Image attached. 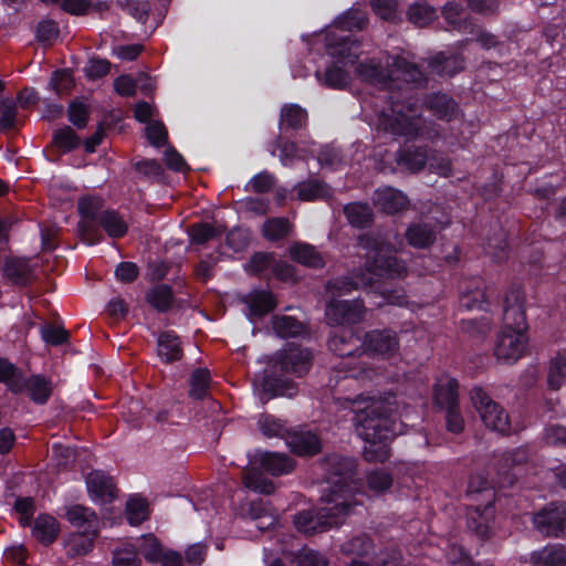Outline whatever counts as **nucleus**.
Here are the masks:
<instances>
[{
  "label": "nucleus",
  "instance_id": "obj_3",
  "mask_svg": "<svg viewBox=\"0 0 566 566\" xmlns=\"http://www.w3.org/2000/svg\"><path fill=\"white\" fill-rule=\"evenodd\" d=\"M358 436L364 440V458L384 462L389 455V401L385 396H358L350 401Z\"/></svg>",
  "mask_w": 566,
  "mask_h": 566
},
{
  "label": "nucleus",
  "instance_id": "obj_58",
  "mask_svg": "<svg viewBox=\"0 0 566 566\" xmlns=\"http://www.w3.org/2000/svg\"><path fill=\"white\" fill-rule=\"evenodd\" d=\"M444 411L447 430L454 434L461 433L464 429V419L460 406L444 409Z\"/></svg>",
  "mask_w": 566,
  "mask_h": 566
},
{
  "label": "nucleus",
  "instance_id": "obj_10",
  "mask_svg": "<svg viewBox=\"0 0 566 566\" xmlns=\"http://www.w3.org/2000/svg\"><path fill=\"white\" fill-rule=\"evenodd\" d=\"M533 527L545 537H560L566 530V502L552 501L534 512Z\"/></svg>",
  "mask_w": 566,
  "mask_h": 566
},
{
  "label": "nucleus",
  "instance_id": "obj_19",
  "mask_svg": "<svg viewBox=\"0 0 566 566\" xmlns=\"http://www.w3.org/2000/svg\"><path fill=\"white\" fill-rule=\"evenodd\" d=\"M356 74L361 81L380 90H385L388 86L389 73L387 61L382 63L377 59H368L357 65Z\"/></svg>",
  "mask_w": 566,
  "mask_h": 566
},
{
  "label": "nucleus",
  "instance_id": "obj_31",
  "mask_svg": "<svg viewBox=\"0 0 566 566\" xmlns=\"http://www.w3.org/2000/svg\"><path fill=\"white\" fill-rule=\"evenodd\" d=\"M290 256L306 266L322 268L324 266V259L322 254L315 250L314 247L306 243H294L290 248Z\"/></svg>",
  "mask_w": 566,
  "mask_h": 566
},
{
  "label": "nucleus",
  "instance_id": "obj_37",
  "mask_svg": "<svg viewBox=\"0 0 566 566\" xmlns=\"http://www.w3.org/2000/svg\"><path fill=\"white\" fill-rule=\"evenodd\" d=\"M479 495L484 502L494 501L495 492L488 478L482 474H472L468 482L467 496L475 500Z\"/></svg>",
  "mask_w": 566,
  "mask_h": 566
},
{
  "label": "nucleus",
  "instance_id": "obj_22",
  "mask_svg": "<svg viewBox=\"0 0 566 566\" xmlns=\"http://www.w3.org/2000/svg\"><path fill=\"white\" fill-rule=\"evenodd\" d=\"M286 443L298 455H313L321 451V440L310 431L290 432Z\"/></svg>",
  "mask_w": 566,
  "mask_h": 566
},
{
  "label": "nucleus",
  "instance_id": "obj_34",
  "mask_svg": "<svg viewBox=\"0 0 566 566\" xmlns=\"http://www.w3.org/2000/svg\"><path fill=\"white\" fill-rule=\"evenodd\" d=\"M566 379V354L557 352V354L551 358L548 373H547V386L551 390H558L563 386Z\"/></svg>",
  "mask_w": 566,
  "mask_h": 566
},
{
  "label": "nucleus",
  "instance_id": "obj_61",
  "mask_svg": "<svg viewBox=\"0 0 566 566\" xmlns=\"http://www.w3.org/2000/svg\"><path fill=\"white\" fill-rule=\"evenodd\" d=\"M111 63L105 59H91L85 67V74L88 78L96 80L108 74Z\"/></svg>",
  "mask_w": 566,
  "mask_h": 566
},
{
  "label": "nucleus",
  "instance_id": "obj_53",
  "mask_svg": "<svg viewBox=\"0 0 566 566\" xmlns=\"http://www.w3.org/2000/svg\"><path fill=\"white\" fill-rule=\"evenodd\" d=\"M503 191V175L494 171L488 182L482 187V196L485 200L497 199Z\"/></svg>",
  "mask_w": 566,
  "mask_h": 566
},
{
  "label": "nucleus",
  "instance_id": "obj_15",
  "mask_svg": "<svg viewBox=\"0 0 566 566\" xmlns=\"http://www.w3.org/2000/svg\"><path fill=\"white\" fill-rule=\"evenodd\" d=\"M427 66L432 75L453 77L465 67V59L459 52L440 51L427 59Z\"/></svg>",
  "mask_w": 566,
  "mask_h": 566
},
{
  "label": "nucleus",
  "instance_id": "obj_51",
  "mask_svg": "<svg viewBox=\"0 0 566 566\" xmlns=\"http://www.w3.org/2000/svg\"><path fill=\"white\" fill-rule=\"evenodd\" d=\"M113 563L114 566H130L139 564L140 560L138 558L137 545L128 543L123 544L114 552Z\"/></svg>",
  "mask_w": 566,
  "mask_h": 566
},
{
  "label": "nucleus",
  "instance_id": "obj_40",
  "mask_svg": "<svg viewBox=\"0 0 566 566\" xmlns=\"http://www.w3.org/2000/svg\"><path fill=\"white\" fill-rule=\"evenodd\" d=\"M344 211L349 223L357 228H365L373 220V213L367 205L349 203Z\"/></svg>",
  "mask_w": 566,
  "mask_h": 566
},
{
  "label": "nucleus",
  "instance_id": "obj_30",
  "mask_svg": "<svg viewBox=\"0 0 566 566\" xmlns=\"http://www.w3.org/2000/svg\"><path fill=\"white\" fill-rule=\"evenodd\" d=\"M21 387L25 388L30 398L36 403L46 402L53 390L51 380L41 375L31 376Z\"/></svg>",
  "mask_w": 566,
  "mask_h": 566
},
{
  "label": "nucleus",
  "instance_id": "obj_59",
  "mask_svg": "<svg viewBox=\"0 0 566 566\" xmlns=\"http://www.w3.org/2000/svg\"><path fill=\"white\" fill-rule=\"evenodd\" d=\"M0 381L7 382L15 391L22 390L15 367L2 358H0Z\"/></svg>",
  "mask_w": 566,
  "mask_h": 566
},
{
  "label": "nucleus",
  "instance_id": "obj_11",
  "mask_svg": "<svg viewBox=\"0 0 566 566\" xmlns=\"http://www.w3.org/2000/svg\"><path fill=\"white\" fill-rule=\"evenodd\" d=\"M459 305L461 308L472 311H492V301L485 282L480 276L463 280L459 285Z\"/></svg>",
  "mask_w": 566,
  "mask_h": 566
},
{
  "label": "nucleus",
  "instance_id": "obj_21",
  "mask_svg": "<svg viewBox=\"0 0 566 566\" xmlns=\"http://www.w3.org/2000/svg\"><path fill=\"white\" fill-rule=\"evenodd\" d=\"M405 238L410 247L424 250L434 244L437 231L431 223L412 222L408 226Z\"/></svg>",
  "mask_w": 566,
  "mask_h": 566
},
{
  "label": "nucleus",
  "instance_id": "obj_29",
  "mask_svg": "<svg viewBox=\"0 0 566 566\" xmlns=\"http://www.w3.org/2000/svg\"><path fill=\"white\" fill-rule=\"evenodd\" d=\"M67 521L78 530L88 531L90 528H96L98 531V522L96 514L82 505H72L66 510Z\"/></svg>",
  "mask_w": 566,
  "mask_h": 566
},
{
  "label": "nucleus",
  "instance_id": "obj_36",
  "mask_svg": "<svg viewBox=\"0 0 566 566\" xmlns=\"http://www.w3.org/2000/svg\"><path fill=\"white\" fill-rule=\"evenodd\" d=\"M98 222L111 238H119L126 234L127 223L115 211L106 210L98 216Z\"/></svg>",
  "mask_w": 566,
  "mask_h": 566
},
{
  "label": "nucleus",
  "instance_id": "obj_54",
  "mask_svg": "<svg viewBox=\"0 0 566 566\" xmlns=\"http://www.w3.org/2000/svg\"><path fill=\"white\" fill-rule=\"evenodd\" d=\"M53 142L57 147L71 150L77 147L80 139L71 127H64L54 134Z\"/></svg>",
  "mask_w": 566,
  "mask_h": 566
},
{
  "label": "nucleus",
  "instance_id": "obj_16",
  "mask_svg": "<svg viewBox=\"0 0 566 566\" xmlns=\"http://www.w3.org/2000/svg\"><path fill=\"white\" fill-rule=\"evenodd\" d=\"M137 548L148 564L163 563L170 566H180L182 564V555L180 553L172 549L164 551L154 536H144Z\"/></svg>",
  "mask_w": 566,
  "mask_h": 566
},
{
  "label": "nucleus",
  "instance_id": "obj_55",
  "mask_svg": "<svg viewBox=\"0 0 566 566\" xmlns=\"http://www.w3.org/2000/svg\"><path fill=\"white\" fill-rule=\"evenodd\" d=\"M325 84L333 88H342L349 82V75L342 67L334 65L325 72Z\"/></svg>",
  "mask_w": 566,
  "mask_h": 566
},
{
  "label": "nucleus",
  "instance_id": "obj_9",
  "mask_svg": "<svg viewBox=\"0 0 566 566\" xmlns=\"http://www.w3.org/2000/svg\"><path fill=\"white\" fill-rule=\"evenodd\" d=\"M359 241L364 248L369 249L368 258L373 261L368 263L367 274H364L354 284L355 287L373 286L381 279H386L389 273L388 248L384 242L379 244L371 235L361 237Z\"/></svg>",
  "mask_w": 566,
  "mask_h": 566
},
{
  "label": "nucleus",
  "instance_id": "obj_49",
  "mask_svg": "<svg viewBox=\"0 0 566 566\" xmlns=\"http://www.w3.org/2000/svg\"><path fill=\"white\" fill-rule=\"evenodd\" d=\"M147 301L157 310L166 311L172 302V292L167 285H159L147 293Z\"/></svg>",
  "mask_w": 566,
  "mask_h": 566
},
{
  "label": "nucleus",
  "instance_id": "obj_64",
  "mask_svg": "<svg viewBox=\"0 0 566 566\" xmlns=\"http://www.w3.org/2000/svg\"><path fill=\"white\" fill-rule=\"evenodd\" d=\"M148 140L156 147L163 146L167 139V130L159 122H151L146 127Z\"/></svg>",
  "mask_w": 566,
  "mask_h": 566
},
{
  "label": "nucleus",
  "instance_id": "obj_39",
  "mask_svg": "<svg viewBox=\"0 0 566 566\" xmlns=\"http://www.w3.org/2000/svg\"><path fill=\"white\" fill-rule=\"evenodd\" d=\"M462 332L472 338L483 339L492 329V318L481 316L479 318L462 319L460 323Z\"/></svg>",
  "mask_w": 566,
  "mask_h": 566
},
{
  "label": "nucleus",
  "instance_id": "obj_32",
  "mask_svg": "<svg viewBox=\"0 0 566 566\" xmlns=\"http://www.w3.org/2000/svg\"><path fill=\"white\" fill-rule=\"evenodd\" d=\"M157 350L159 357L167 363L178 360L182 356L179 339L172 332H165L159 336Z\"/></svg>",
  "mask_w": 566,
  "mask_h": 566
},
{
  "label": "nucleus",
  "instance_id": "obj_4",
  "mask_svg": "<svg viewBox=\"0 0 566 566\" xmlns=\"http://www.w3.org/2000/svg\"><path fill=\"white\" fill-rule=\"evenodd\" d=\"M525 303L526 296L523 286L512 283L503 298V327L494 348L497 360L514 364L526 353L528 323Z\"/></svg>",
  "mask_w": 566,
  "mask_h": 566
},
{
  "label": "nucleus",
  "instance_id": "obj_5",
  "mask_svg": "<svg viewBox=\"0 0 566 566\" xmlns=\"http://www.w3.org/2000/svg\"><path fill=\"white\" fill-rule=\"evenodd\" d=\"M360 340L349 331H343L340 335L333 336L328 342L331 350L339 357L346 358L340 365L346 368L349 376L363 377L366 373L367 359L371 356H384L389 350V335L385 331H373L366 335L364 350L357 364L353 361V353L358 348Z\"/></svg>",
  "mask_w": 566,
  "mask_h": 566
},
{
  "label": "nucleus",
  "instance_id": "obj_62",
  "mask_svg": "<svg viewBox=\"0 0 566 566\" xmlns=\"http://www.w3.org/2000/svg\"><path fill=\"white\" fill-rule=\"evenodd\" d=\"M216 229L208 223L195 224L190 228L189 234L195 243L202 244L216 235Z\"/></svg>",
  "mask_w": 566,
  "mask_h": 566
},
{
  "label": "nucleus",
  "instance_id": "obj_27",
  "mask_svg": "<svg viewBox=\"0 0 566 566\" xmlns=\"http://www.w3.org/2000/svg\"><path fill=\"white\" fill-rule=\"evenodd\" d=\"M260 465L272 475L290 473L294 468V462L286 454L276 452H260L256 454Z\"/></svg>",
  "mask_w": 566,
  "mask_h": 566
},
{
  "label": "nucleus",
  "instance_id": "obj_18",
  "mask_svg": "<svg viewBox=\"0 0 566 566\" xmlns=\"http://www.w3.org/2000/svg\"><path fill=\"white\" fill-rule=\"evenodd\" d=\"M430 148L428 145H403L397 151V165L410 172L421 171L429 159Z\"/></svg>",
  "mask_w": 566,
  "mask_h": 566
},
{
  "label": "nucleus",
  "instance_id": "obj_43",
  "mask_svg": "<svg viewBox=\"0 0 566 566\" xmlns=\"http://www.w3.org/2000/svg\"><path fill=\"white\" fill-rule=\"evenodd\" d=\"M307 119L305 109L296 104L285 105L281 111L280 124L282 127L300 128Z\"/></svg>",
  "mask_w": 566,
  "mask_h": 566
},
{
  "label": "nucleus",
  "instance_id": "obj_38",
  "mask_svg": "<svg viewBox=\"0 0 566 566\" xmlns=\"http://www.w3.org/2000/svg\"><path fill=\"white\" fill-rule=\"evenodd\" d=\"M259 430L268 438H282L286 440L290 431L284 422L271 415H262L258 420Z\"/></svg>",
  "mask_w": 566,
  "mask_h": 566
},
{
  "label": "nucleus",
  "instance_id": "obj_52",
  "mask_svg": "<svg viewBox=\"0 0 566 566\" xmlns=\"http://www.w3.org/2000/svg\"><path fill=\"white\" fill-rule=\"evenodd\" d=\"M347 555L363 556L371 551V542L365 536L354 537L342 546Z\"/></svg>",
  "mask_w": 566,
  "mask_h": 566
},
{
  "label": "nucleus",
  "instance_id": "obj_33",
  "mask_svg": "<svg viewBox=\"0 0 566 566\" xmlns=\"http://www.w3.org/2000/svg\"><path fill=\"white\" fill-rule=\"evenodd\" d=\"M407 20L418 28H424L437 19V10L426 2H415L408 7Z\"/></svg>",
  "mask_w": 566,
  "mask_h": 566
},
{
  "label": "nucleus",
  "instance_id": "obj_13",
  "mask_svg": "<svg viewBox=\"0 0 566 566\" xmlns=\"http://www.w3.org/2000/svg\"><path fill=\"white\" fill-rule=\"evenodd\" d=\"M494 517V501L484 502L482 505H470L467 509V526L481 539L490 537Z\"/></svg>",
  "mask_w": 566,
  "mask_h": 566
},
{
  "label": "nucleus",
  "instance_id": "obj_23",
  "mask_svg": "<svg viewBox=\"0 0 566 566\" xmlns=\"http://www.w3.org/2000/svg\"><path fill=\"white\" fill-rule=\"evenodd\" d=\"M243 302L249 308V317L263 316L275 308L276 300L274 295L264 290H253L247 294Z\"/></svg>",
  "mask_w": 566,
  "mask_h": 566
},
{
  "label": "nucleus",
  "instance_id": "obj_28",
  "mask_svg": "<svg viewBox=\"0 0 566 566\" xmlns=\"http://www.w3.org/2000/svg\"><path fill=\"white\" fill-rule=\"evenodd\" d=\"M32 534L42 544H51L60 534V524L56 518L51 515H40L34 522Z\"/></svg>",
  "mask_w": 566,
  "mask_h": 566
},
{
  "label": "nucleus",
  "instance_id": "obj_42",
  "mask_svg": "<svg viewBox=\"0 0 566 566\" xmlns=\"http://www.w3.org/2000/svg\"><path fill=\"white\" fill-rule=\"evenodd\" d=\"M210 389V374L207 369L199 368L195 370L190 378V397L203 399L208 396Z\"/></svg>",
  "mask_w": 566,
  "mask_h": 566
},
{
  "label": "nucleus",
  "instance_id": "obj_25",
  "mask_svg": "<svg viewBox=\"0 0 566 566\" xmlns=\"http://www.w3.org/2000/svg\"><path fill=\"white\" fill-rule=\"evenodd\" d=\"M97 532L96 528H90L71 534L64 544L66 555L70 557L86 555L93 548Z\"/></svg>",
  "mask_w": 566,
  "mask_h": 566
},
{
  "label": "nucleus",
  "instance_id": "obj_24",
  "mask_svg": "<svg viewBox=\"0 0 566 566\" xmlns=\"http://www.w3.org/2000/svg\"><path fill=\"white\" fill-rule=\"evenodd\" d=\"M434 403L440 409H448L459 406V381L457 378L440 380L433 388Z\"/></svg>",
  "mask_w": 566,
  "mask_h": 566
},
{
  "label": "nucleus",
  "instance_id": "obj_2",
  "mask_svg": "<svg viewBox=\"0 0 566 566\" xmlns=\"http://www.w3.org/2000/svg\"><path fill=\"white\" fill-rule=\"evenodd\" d=\"M325 465L331 491L323 496V505L315 514L303 511L293 518L295 528L306 535L322 533L343 524L358 504L352 486L355 461L335 454L327 458Z\"/></svg>",
  "mask_w": 566,
  "mask_h": 566
},
{
  "label": "nucleus",
  "instance_id": "obj_20",
  "mask_svg": "<svg viewBox=\"0 0 566 566\" xmlns=\"http://www.w3.org/2000/svg\"><path fill=\"white\" fill-rule=\"evenodd\" d=\"M86 485L93 501L108 502L116 496L114 482L104 472H91L86 478Z\"/></svg>",
  "mask_w": 566,
  "mask_h": 566
},
{
  "label": "nucleus",
  "instance_id": "obj_8",
  "mask_svg": "<svg viewBox=\"0 0 566 566\" xmlns=\"http://www.w3.org/2000/svg\"><path fill=\"white\" fill-rule=\"evenodd\" d=\"M470 399L488 428L501 433L510 432L511 423L507 412L481 386H474L471 389Z\"/></svg>",
  "mask_w": 566,
  "mask_h": 566
},
{
  "label": "nucleus",
  "instance_id": "obj_57",
  "mask_svg": "<svg viewBox=\"0 0 566 566\" xmlns=\"http://www.w3.org/2000/svg\"><path fill=\"white\" fill-rule=\"evenodd\" d=\"M17 120V106L12 101H2L0 104V129L14 127Z\"/></svg>",
  "mask_w": 566,
  "mask_h": 566
},
{
  "label": "nucleus",
  "instance_id": "obj_6",
  "mask_svg": "<svg viewBox=\"0 0 566 566\" xmlns=\"http://www.w3.org/2000/svg\"><path fill=\"white\" fill-rule=\"evenodd\" d=\"M366 23L365 13L360 10L352 9L339 17L326 31V48L335 64L347 65L355 62L358 56L359 45L342 33L344 31L361 30Z\"/></svg>",
  "mask_w": 566,
  "mask_h": 566
},
{
  "label": "nucleus",
  "instance_id": "obj_12",
  "mask_svg": "<svg viewBox=\"0 0 566 566\" xmlns=\"http://www.w3.org/2000/svg\"><path fill=\"white\" fill-rule=\"evenodd\" d=\"M253 387L254 392L262 401H268L274 397L292 398L297 394L295 382L275 378L268 371L254 379Z\"/></svg>",
  "mask_w": 566,
  "mask_h": 566
},
{
  "label": "nucleus",
  "instance_id": "obj_45",
  "mask_svg": "<svg viewBox=\"0 0 566 566\" xmlns=\"http://www.w3.org/2000/svg\"><path fill=\"white\" fill-rule=\"evenodd\" d=\"M292 226L285 218L269 219L263 224V235L271 241H276L289 234Z\"/></svg>",
  "mask_w": 566,
  "mask_h": 566
},
{
  "label": "nucleus",
  "instance_id": "obj_17",
  "mask_svg": "<svg viewBox=\"0 0 566 566\" xmlns=\"http://www.w3.org/2000/svg\"><path fill=\"white\" fill-rule=\"evenodd\" d=\"M325 316L331 325L356 323L363 317V305L358 301L333 300L326 306Z\"/></svg>",
  "mask_w": 566,
  "mask_h": 566
},
{
  "label": "nucleus",
  "instance_id": "obj_50",
  "mask_svg": "<svg viewBox=\"0 0 566 566\" xmlns=\"http://www.w3.org/2000/svg\"><path fill=\"white\" fill-rule=\"evenodd\" d=\"M464 11L460 4L454 1L447 2L442 8V15L450 27L457 30L465 28Z\"/></svg>",
  "mask_w": 566,
  "mask_h": 566
},
{
  "label": "nucleus",
  "instance_id": "obj_48",
  "mask_svg": "<svg viewBox=\"0 0 566 566\" xmlns=\"http://www.w3.org/2000/svg\"><path fill=\"white\" fill-rule=\"evenodd\" d=\"M273 328L280 337H293L303 332V325L291 316H276L273 318Z\"/></svg>",
  "mask_w": 566,
  "mask_h": 566
},
{
  "label": "nucleus",
  "instance_id": "obj_14",
  "mask_svg": "<svg viewBox=\"0 0 566 566\" xmlns=\"http://www.w3.org/2000/svg\"><path fill=\"white\" fill-rule=\"evenodd\" d=\"M311 358L307 349L290 346L275 356L272 367L275 369L279 366L282 371L302 377L310 369Z\"/></svg>",
  "mask_w": 566,
  "mask_h": 566
},
{
  "label": "nucleus",
  "instance_id": "obj_46",
  "mask_svg": "<svg viewBox=\"0 0 566 566\" xmlns=\"http://www.w3.org/2000/svg\"><path fill=\"white\" fill-rule=\"evenodd\" d=\"M243 483L247 489L259 493L271 494L274 491L272 481L263 478L261 473L253 469L244 471Z\"/></svg>",
  "mask_w": 566,
  "mask_h": 566
},
{
  "label": "nucleus",
  "instance_id": "obj_44",
  "mask_svg": "<svg viewBox=\"0 0 566 566\" xmlns=\"http://www.w3.org/2000/svg\"><path fill=\"white\" fill-rule=\"evenodd\" d=\"M148 503L145 499L134 496L126 504V515L130 525H139L148 517Z\"/></svg>",
  "mask_w": 566,
  "mask_h": 566
},
{
  "label": "nucleus",
  "instance_id": "obj_41",
  "mask_svg": "<svg viewBox=\"0 0 566 566\" xmlns=\"http://www.w3.org/2000/svg\"><path fill=\"white\" fill-rule=\"evenodd\" d=\"M296 190L297 198L303 201L316 200L329 195L328 187L316 180L300 182L296 186Z\"/></svg>",
  "mask_w": 566,
  "mask_h": 566
},
{
  "label": "nucleus",
  "instance_id": "obj_1",
  "mask_svg": "<svg viewBox=\"0 0 566 566\" xmlns=\"http://www.w3.org/2000/svg\"><path fill=\"white\" fill-rule=\"evenodd\" d=\"M427 85L428 77L417 64L391 55V135L406 142L438 139L440 132L423 117V107L439 120L450 123L458 118L460 106L449 94L432 92L420 99L418 91Z\"/></svg>",
  "mask_w": 566,
  "mask_h": 566
},
{
  "label": "nucleus",
  "instance_id": "obj_26",
  "mask_svg": "<svg viewBox=\"0 0 566 566\" xmlns=\"http://www.w3.org/2000/svg\"><path fill=\"white\" fill-rule=\"evenodd\" d=\"M533 566H566V546L547 545L531 555Z\"/></svg>",
  "mask_w": 566,
  "mask_h": 566
},
{
  "label": "nucleus",
  "instance_id": "obj_35",
  "mask_svg": "<svg viewBox=\"0 0 566 566\" xmlns=\"http://www.w3.org/2000/svg\"><path fill=\"white\" fill-rule=\"evenodd\" d=\"M6 276L14 283L24 284L32 270L29 261L22 258H10L3 266Z\"/></svg>",
  "mask_w": 566,
  "mask_h": 566
},
{
  "label": "nucleus",
  "instance_id": "obj_47",
  "mask_svg": "<svg viewBox=\"0 0 566 566\" xmlns=\"http://www.w3.org/2000/svg\"><path fill=\"white\" fill-rule=\"evenodd\" d=\"M446 557L450 566H480L473 562L470 552L458 543L448 545Z\"/></svg>",
  "mask_w": 566,
  "mask_h": 566
},
{
  "label": "nucleus",
  "instance_id": "obj_63",
  "mask_svg": "<svg viewBox=\"0 0 566 566\" xmlns=\"http://www.w3.org/2000/svg\"><path fill=\"white\" fill-rule=\"evenodd\" d=\"M274 259L268 253H255L247 265V271L250 273H260L266 269L272 268Z\"/></svg>",
  "mask_w": 566,
  "mask_h": 566
},
{
  "label": "nucleus",
  "instance_id": "obj_60",
  "mask_svg": "<svg viewBox=\"0 0 566 566\" xmlns=\"http://www.w3.org/2000/svg\"><path fill=\"white\" fill-rule=\"evenodd\" d=\"M208 547L203 543H195L189 545L185 551V557H182V563L186 562L188 564H202L206 560Z\"/></svg>",
  "mask_w": 566,
  "mask_h": 566
},
{
  "label": "nucleus",
  "instance_id": "obj_56",
  "mask_svg": "<svg viewBox=\"0 0 566 566\" xmlns=\"http://www.w3.org/2000/svg\"><path fill=\"white\" fill-rule=\"evenodd\" d=\"M51 87L56 94H64L69 92L73 86V77L69 71L62 70L53 73L51 81Z\"/></svg>",
  "mask_w": 566,
  "mask_h": 566
},
{
  "label": "nucleus",
  "instance_id": "obj_7",
  "mask_svg": "<svg viewBox=\"0 0 566 566\" xmlns=\"http://www.w3.org/2000/svg\"><path fill=\"white\" fill-rule=\"evenodd\" d=\"M264 563L266 566H285L296 564L297 566H327L328 560L319 552L300 546L291 537L282 539L273 547L264 548Z\"/></svg>",
  "mask_w": 566,
  "mask_h": 566
}]
</instances>
